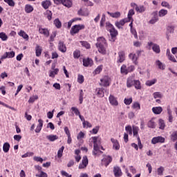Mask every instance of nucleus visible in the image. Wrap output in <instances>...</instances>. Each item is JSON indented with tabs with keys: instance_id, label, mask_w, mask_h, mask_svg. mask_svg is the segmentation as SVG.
Segmentation results:
<instances>
[{
	"instance_id": "nucleus-36",
	"label": "nucleus",
	"mask_w": 177,
	"mask_h": 177,
	"mask_svg": "<svg viewBox=\"0 0 177 177\" xmlns=\"http://www.w3.org/2000/svg\"><path fill=\"white\" fill-rule=\"evenodd\" d=\"M133 15H135V11L133 10V9L129 10L127 15L128 17L126 19L129 20V21H131V20L133 19L132 16H133Z\"/></svg>"
},
{
	"instance_id": "nucleus-32",
	"label": "nucleus",
	"mask_w": 177,
	"mask_h": 177,
	"mask_svg": "<svg viewBox=\"0 0 177 177\" xmlns=\"http://www.w3.org/2000/svg\"><path fill=\"white\" fill-rule=\"evenodd\" d=\"M57 74H59V68H55L53 71H50L49 77L55 78V76L57 75Z\"/></svg>"
},
{
	"instance_id": "nucleus-7",
	"label": "nucleus",
	"mask_w": 177,
	"mask_h": 177,
	"mask_svg": "<svg viewBox=\"0 0 177 177\" xmlns=\"http://www.w3.org/2000/svg\"><path fill=\"white\" fill-rule=\"evenodd\" d=\"M88 160L87 156H84L82 162L79 165V169H85L88 167Z\"/></svg>"
},
{
	"instance_id": "nucleus-51",
	"label": "nucleus",
	"mask_w": 177,
	"mask_h": 177,
	"mask_svg": "<svg viewBox=\"0 0 177 177\" xmlns=\"http://www.w3.org/2000/svg\"><path fill=\"white\" fill-rule=\"evenodd\" d=\"M84 81H85V78L84 77V75H77V82L79 84H84Z\"/></svg>"
},
{
	"instance_id": "nucleus-5",
	"label": "nucleus",
	"mask_w": 177,
	"mask_h": 177,
	"mask_svg": "<svg viewBox=\"0 0 177 177\" xmlns=\"http://www.w3.org/2000/svg\"><path fill=\"white\" fill-rule=\"evenodd\" d=\"M113 161V158L110 156H105L104 158L102 160V165H104V167H109L110 163Z\"/></svg>"
},
{
	"instance_id": "nucleus-64",
	"label": "nucleus",
	"mask_w": 177,
	"mask_h": 177,
	"mask_svg": "<svg viewBox=\"0 0 177 177\" xmlns=\"http://www.w3.org/2000/svg\"><path fill=\"white\" fill-rule=\"evenodd\" d=\"M6 3H8L9 6H15V1L13 0H4Z\"/></svg>"
},
{
	"instance_id": "nucleus-57",
	"label": "nucleus",
	"mask_w": 177,
	"mask_h": 177,
	"mask_svg": "<svg viewBox=\"0 0 177 177\" xmlns=\"http://www.w3.org/2000/svg\"><path fill=\"white\" fill-rule=\"evenodd\" d=\"M83 128H92V124L89 122L84 120V122H82Z\"/></svg>"
},
{
	"instance_id": "nucleus-44",
	"label": "nucleus",
	"mask_w": 177,
	"mask_h": 177,
	"mask_svg": "<svg viewBox=\"0 0 177 177\" xmlns=\"http://www.w3.org/2000/svg\"><path fill=\"white\" fill-rule=\"evenodd\" d=\"M80 57H81V51H80V50H75L73 52L74 59H80Z\"/></svg>"
},
{
	"instance_id": "nucleus-21",
	"label": "nucleus",
	"mask_w": 177,
	"mask_h": 177,
	"mask_svg": "<svg viewBox=\"0 0 177 177\" xmlns=\"http://www.w3.org/2000/svg\"><path fill=\"white\" fill-rule=\"evenodd\" d=\"M41 6L44 9H49L50 6H52V2L50 0H45L41 2Z\"/></svg>"
},
{
	"instance_id": "nucleus-33",
	"label": "nucleus",
	"mask_w": 177,
	"mask_h": 177,
	"mask_svg": "<svg viewBox=\"0 0 177 177\" xmlns=\"http://www.w3.org/2000/svg\"><path fill=\"white\" fill-rule=\"evenodd\" d=\"M135 10H136L138 13H143V12L146 10V8H145L143 6H136Z\"/></svg>"
},
{
	"instance_id": "nucleus-47",
	"label": "nucleus",
	"mask_w": 177,
	"mask_h": 177,
	"mask_svg": "<svg viewBox=\"0 0 177 177\" xmlns=\"http://www.w3.org/2000/svg\"><path fill=\"white\" fill-rule=\"evenodd\" d=\"M106 28L107 30V31H111V30H113L115 28L113 26V24H111L110 22H106Z\"/></svg>"
},
{
	"instance_id": "nucleus-55",
	"label": "nucleus",
	"mask_w": 177,
	"mask_h": 177,
	"mask_svg": "<svg viewBox=\"0 0 177 177\" xmlns=\"http://www.w3.org/2000/svg\"><path fill=\"white\" fill-rule=\"evenodd\" d=\"M133 102L132 97L130 98H124V103L126 106H129Z\"/></svg>"
},
{
	"instance_id": "nucleus-61",
	"label": "nucleus",
	"mask_w": 177,
	"mask_h": 177,
	"mask_svg": "<svg viewBox=\"0 0 177 177\" xmlns=\"http://www.w3.org/2000/svg\"><path fill=\"white\" fill-rule=\"evenodd\" d=\"M158 175L160 176H162L164 174V167L162 166H160L159 168L157 169Z\"/></svg>"
},
{
	"instance_id": "nucleus-59",
	"label": "nucleus",
	"mask_w": 177,
	"mask_h": 177,
	"mask_svg": "<svg viewBox=\"0 0 177 177\" xmlns=\"http://www.w3.org/2000/svg\"><path fill=\"white\" fill-rule=\"evenodd\" d=\"M37 177H48V174L45 173L43 171H39L38 174H36Z\"/></svg>"
},
{
	"instance_id": "nucleus-50",
	"label": "nucleus",
	"mask_w": 177,
	"mask_h": 177,
	"mask_svg": "<svg viewBox=\"0 0 177 177\" xmlns=\"http://www.w3.org/2000/svg\"><path fill=\"white\" fill-rule=\"evenodd\" d=\"M0 39H1V41H8V35H6V33L3 32H0Z\"/></svg>"
},
{
	"instance_id": "nucleus-58",
	"label": "nucleus",
	"mask_w": 177,
	"mask_h": 177,
	"mask_svg": "<svg viewBox=\"0 0 177 177\" xmlns=\"http://www.w3.org/2000/svg\"><path fill=\"white\" fill-rule=\"evenodd\" d=\"M154 99H161L162 97V95L160 92H155L153 94Z\"/></svg>"
},
{
	"instance_id": "nucleus-31",
	"label": "nucleus",
	"mask_w": 177,
	"mask_h": 177,
	"mask_svg": "<svg viewBox=\"0 0 177 177\" xmlns=\"http://www.w3.org/2000/svg\"><path fill=\"white\" fill-rule=\"evenodd\" d=\"M108 15H109V16H111V17H113L115 19H118V17H121V12H108Z\"/></svg>"
},
{
	"instance_id": "nucleus-19",
	"label": "nucleus",
	"mask_w": 177,
	"mask_h": 177,
	"mask_svg": "<svg viewBox=\"0 0 177 177\" xmlns=\"http://www.w3.org/2000/svg\"><path fill=\"white\" fill-rule=\"evenodd\" d=\"M125 23H129V20H128L127 18L121 19L120 21L115 22V26H116L118 28H121L122 26L125 24Z\"/></svg>"
},
{
	"instance_id": "nucleus-39",
	"label": "nucleus",
	"mask_w": 177,
	"mask_h": 177,
	"mask_svg": "<svg viewBox=\"0 0 177 177\" xmlns=\"http://www.w3.org/2000/svg\"><path fill=\"white\" fill-rule=\"evenodd\" d=\"M133 86L136 88V89H142V83L140 82V81L139 80H135L134 81V84Z\"/></svg>"
},
{
	"instance_id": "nucleus-43",
	"label": "nucleus",
	"mask_w": 177,
	"mask_h": 177,
	"mask_svg": "<svg viewBox=\"0 0 177 177\" xmlns=\"http://www.w3.org/2000/svg\"><path fill=\"white\" fill-rule=\"evenodd\" d=\"M166 15H168V10H167L161 9L158 12L160 17H164V16H166Z\"/></svg>"
},
{
	"instance_id": "nucleus-9",
	"label": "nucleus",
	"mask_w": 177,
	"mask_h": 177,
	"mask_svg": "<svg viewBox=\"0 0 177 177\" xmlns=\"http://www.w3.org/2000/svg\"><path fill=\"white\" fill-rule=\"evenodd\" d=\"M124 62H125V51L120 50L118 53L117 63H124Z\"/></svg>"
},
{
	"instance_id": "nucleus-4",
	"label": "nucleus",
	"mask_w": 177,
	"mask_h": 177,
	"mask_svg": "<svg viewBox=\"0 0 177 177\" xmlns=\"http://www.w3.org/2000/svg\"><path fill=\"white\" fill-rule=\"evenodd\" d=\"M152 145H157V143H165V138L162 136L153 137L151 141Z\"/></svg>"
},
{
	"instance_id": "nucleus-49",
	"label": "nucleus",
	"mask_w": 177,
	"mask_h": 177,
	"mask_svg": "<svg viewBox=\"0 0 177 177\" xmlns=\"http://www.w3.org/2000/svg\"><path fill=\"white\" fill-rule=\"evenodd\" d=\"M157 82V79H153L152 80H148L146 82L147 86H151V85H154Z\"/></svg>"
},
{
	"instance_id": "nucleus-26",
	"label": "nucleus",
	"mask_w": 177,
	"mask_h": 177,
	"mask_svg": "<svg viewBox=\"0 0 177 177\" xmlns=\"http://www.w3.org/2000/svg\"><path fill=\"white\" fill-rule=\"evenodd\" d=\"M152 111H153V114H161V113H162V107H161V106L153 107Z\"/></svg>"
},
{
	"instance_id": "nucleus-53",
	"label": "nucleus",
	"mask_w": 177,
	"mask_h": 177,
	"mask_svg": "<svg viewBox=\"0 0 177 177\" xmlns=\"http://www.w3.org/2000/svg\"><path fill=\"white\" fill-rule=\"evenodd\" d=\"M132 109L134 110H140V104L138 102H134L132 105Z\"/></svg>"
},
{
	"instance_id": "nucleus-10",
	"label": "nucleus",
	"mask_w": 177,
	"mask_h": 177,
	"mask_svg": "<svg viewBox=\"0 0 177 177\" xmlns=\"http://www.w3.org/2000/svg\"><path fill=\"white\" fill-rule=\"evenodd\" d=\"M58 50L59 52H62V53H66L67 52V47L66 46V44H64V42L59 41L58 43Z\"/></svg>"
},
{
	"instance_id": "nucleus-46",
	"label": "nucleus",
	"mask_w": 177,
	"mask_h": 177,
	"mask_svg": "<svg viewBox=\"0 0 177 177\" xmlns=\"http://www.w3.org/2000/svg\"><path fill=\"white\" fill-rule=\"evenodd\" d=\"M64 151V146H62L57 151V158H62L63 156V151Z\"/></svg>"
},
{
	"instance_id": "nucleus-45",
	"label": "nucleus",
	"mask_w": 177,
	"mask_h": 177,
	"mask_svg": "<svg viewBox=\"0 0 177 177\" xmlns=\"http://www.w3.org/2000/svg\"><path fill=\"white\" fill-rule=\"evenodd\" d=\"M160 129H164L165 128V122L162 119H159L158 122Z\"/></svg>"
},
{
	"instance_id": "nucleus-3",
	"label": "nucleus",
	"mask_w": 177,
	"mask_h": 177,
	"mask_svg": "<svg viewBox=\"0 0 177 177\" xmlns=\"http://www.w3.org/2000/svg\"><path fill=\"white\" fill-rule=\"evenodd\" d=\"M85 28V25H75L72 26L71 30L70 31L71 35H75V34H78L81 30H84Z\"/></svg>"
},
{
	"instance_id": "nucleus-62",
	"label": "nucleus",
	"mask_w": 177,
	"mask_h": 177,
	"mask_svg": "<svg viewBox=\"0 0 177 177\" xmlns=\"http://www.w3.org/2000/svg\"><path fill=\"white\" fill-rule=\"evenodd\" d=\"M71 110H72V111L74 112V113L75 114V115H81V113L80 112V110H78V108L73 106V107L71 108Z\"/></svg>"
},
{
	"instance_id": "nucleus-6",
	"label": "nucleus",
	"mask_w": 177,
	"mask_h": 177,
	"mask_svg": "<svg viewBox=\"0 0 177 177\" xmlns=\"http://www.w3.org/2000/svg\"><path fill=\"white\" fill-rule=\"evenodd\" d=\"M109 32L111 35L110 41L111 42H115V40L117 39V36L118 35V31L115 30V28H114L113 29L111 30Z\"/></svg>"
},
{
	"instance_id": "nucleus-37",
	"label": "nucleus",
	"mask_w": 177,
	"mask_h": 177,
	"mask_svg": "<svg viewBox=\"0 0 177 177\" xmlns=\"http://www.w3.org/2000/svg\"><path fill=\"white\" fill-rule=\"evenodd\" d=\"M120 73L122 74H125V75H128V68H127V65L123 64L120 68Z\"/></svg>"
},
{
	"instance_id": "nucleus-41",
	"label": "nucleus",
	"mask_w": 177,
	"mask_h": 177,
	"mask_svg": "<svg viewBox=\"0 0 177 177\" xmlns=\"http://www.w3.org/2000/svg\"><path fill=\"white\" fill-rule=\"evenodd\" d=\"M80 44H82V46L86 48V49H91V44H89L88 41H81Z\"/></svg>"
},
{
	"instance_id": "nucleus-30",
	"label": "nucleus",
	"mask_w": 177,
	"mask_h": 177,
	"mask_svg": "<svg viewBox=\"0 0 177 177\" xmlns=\"http://www.w3.org/2000/svg\"><path fill=\"white\" fill-rule=\"evenodd\" d=\"M46 139L50 142H55V140H57L59 137L56 135H49L46 136Z\"/></svg>"
},
{
	"instance_id": "nucleus-52",
	"label": "nucleus",
	"mask_w": 177,
	"mask_h": 177,
	"mask_svg": "<svg viewBox=\"0 0 177 177\" xmlns=\"http://www.w3.org/2000/svg\"><path fill=\"white\" fill-rule=\"evenodd\" d=\"M77 15L79 16H89V12L82 11V9H80L77 11Z\"/></svg>"
},
{
	"instance_id": "nucleus-8",
	"label": "nucleus",
	"mask_w": 177,
	"mask_h": 177,
	"mask_svg": "<svg viewBox=\"0 0 177 177\" xmlns=\"http://www.w3.org/2000/svg\"><path fill=\"white\" fill-rule=\"evenodd\" d=\"M100 86H110V79L107 76H104L100 79Z\"/></svg>"
},
{
	"instance_id": "nucleus-13",
	"label": "nucleus",
	"mask_w": 177,
	"mask_h": 177,
	"mask_svg": "<svg viewBox=\"0 0 177 177\" xmlns=\"http://www.w3.org/2000/svg\"><path fill=\"white\" fill-rule=\"evenodd\" d=\"M15 51H11V52H6L3 55L1 56V60H3L5 59H12L15 57Z\"/></svg>"
},
{
	"instance_id": "nucleus-17",
	"label": "nucleus",
	"mask_w": 177,
	"mask_h": 177,
	"mask_svg": "<svg viewBox=\"0 0 177 177\" xmlns=\"http://www.w3.org/2000/svg\"><path fill=\"white\" fill-rule=\"evenodd\" d=\"M39 34H41V35L46 37V38H48V37L50 35L49 30H48V28H44L41 26L39 28Z\"/></svg>"
},
{
	"instance_id": "nucleus-1",
	"label": "nucleus",
	"mask_w": 177,
	"mask_h": 177,
	"mask_svg": "<svg viewBox=\"0 0 177 177\" xmlns=\"http://www.w3.org/2000/svg\"><path fill=\"white\" fill-rule=\"evenodd\" d=\"M96 48L98 49V52L101 55H106V48H107V40L104 37H100L97 39V43L95 44Z\"/></svg>"
},
{
	"instance_id": "nucleus-34",
	"label": "nucleus",
	"mask_w": 177,
	"mask_h": 177,
	"mask_svg": "<svg viewBox=\"0 0 177 177\" xmlns=\"http://www.w3.org/2000/svg\"><path fill=\"white\" fill-rule=\"evenodd\" d=\"M10 149V144L9 142H5L3 145V151L4 153H8Z\"/></svg>"
},
{
	"instance_id": "nucleus-28",
	"label": "nucleus",
	"mask_w": 177,
	"mask_h": 177,
	"mask_svg": "<svg viewBox=\"0 0 177 177\" xmlns=\"http://www.w3.org/2000/svg\"><path fill=\"white\" fill-rule=\"evenodd\" d=\"M18 35H19V37H22L24 39H26V41H28V38H29L28 35H27V33H26L24 30H21L19 32H18Z\"/></svg>"
},
{
	"instance_id": "nucleus-60",
	"label": "nucleus",
	"mask_w": 177,
	"mask_h": 177,
	"mask_svg": "<svg viewBox=\"0 0 177 177\" xmlns=\"http://www.w3.org/2000/svg\"><path fill=\"white\" fill-rule=\"evenodd\" d=\"M104 23H106V15H102L100 24V27H104Z\"/></svg>"
},
{
	"instance_id": "nucleus-15",
	"label": "nucleus",
	"mask_w": 177,
	"mask_h": 177,
	"mask_svg": "<svg viewBox=\"0 0 177 177\" xmlns=\"http://www.w3.org/2000/svg\"><path fill=\"white\" fill-rule=\"evenodd\" d=\"M113 174L115 177L122 176V171H121V168L118 166L113 167Z\"/></svg>"
},
{
	"instance_id": "nucleus-56",
	"label": "nucleus",
	"mask_w": 177,
	"mask_h": 177,
	"mask_svg": "<svg viewBox=\"0 0 177 177\" xmlns=\"http://www.w3.org/2000/svg\"><path fill=\"white\" fill-rule=\"evenodd\" d=\"M161 6L164 8H167V9H172V6L169 5V3L167 1H162Z\"/></svg>"
},
{
	"instance_id": "nucleus-11",
	"label": "nucleus",
	"mask_w": 177,
	"mask_h": 177,
	"mask_svg": "<svg viewBox=\"0 0 177 177\" xmlns=\"http://www.w3.org/2000/svg\"><path fill=\"white\" fill-rule=\"evenodd\" d=\"M148 46H152V50L155 52V53H160V52H161L160 46L158 44H153V42H149Z\"/></svg>"
},
{
	"instance_id": "nucleus-48",
	"label": "nucleus",
	"mask_w": 177,
	"mask_h": 177,
	"mask_svg": "<svg viewBox=\"0 0 177 177\" xmlns=\"http://www.w3.org/2000/svg\"><path fill=\"white\" fill-rule=\"evenodd\" d=\"M79 100L80 104H82V102H84V91L82 89H81L80 92Z\"/></svg>"
},
{
	"instance_id": "nucleus-20",
	"label": "nucleus",
	"mask_w": 177,
	"mask_h": 177,
	"mask_svg": "<svg viewBox=\"0 0 177 177\" xmlns=\"http://www.w3.org/2000/svg\"><path fill=\"white\" fill-rule=\"evenodd\" d=\"M38 122L39 124H37V128L35 130L36 133H39L41 132V130L42 129V127H44V120H42V119H39Z\"/></svg>"
},
{
	"instance_id": "nucleus-22",
	"label": "nucleus",
	"mask_w": 177,
	"mask_h": 177,
	"mask_svg": "<svg viewBox=\"0 0 177 177\" xmlns=\"http://www.w3.org/2000/svg\"><path fill=\"white\" fill-rule=\"evenodd\" d=\"M104 89L103 88H97L95 89L96 95L98 97H104Z\"/></svg>"
},
{
	"instance_id": "nucleus-2",
	"label": "nucleus",
	"mask_w": 177,
	"mask_h": 177,
	"mask_svg": "<svg viewBox=\"0 0 177 177\" xmlns=\"http://www.w3.org/2000/svg\"><path fill=\"white\" fill-rule=\"evenodd\" d=\"M93 156H100V154H103V151H100V147L97 143H100V140H98L99 138L93 137Z\"/></svg>"
},
{
	"instance_id": "nucleus-63",
	"label": "nucleus",
	"mask_w": 177,
	"mask_h": 177,
	"mask_svg": "<svg viewBox=\"0 0 177 177\" xmlns=\"http://www.w3.org/2000/svg\"><path fill=\"white\" fill-rule=\"evenodd\" d=\"M125 131L128 132L129 135H132V127L131 125L126 126Z\"/></svg>"
},
{
	"instance_id": "nucleus-16",
	"label": "nucleus",
	"mask_w": 177,
	"mask_h": 177,
	"mask_svg": "<svg viewBox=\"0 0 177 177\" xmlns=\"http://www.w3.org/2000/svg\"><path fill=\"white\" fill-rule=\"evenodd\" d=\"M109 100L110 104L111 106H118V100H117V97H114L113 95H110L109 97Z\"/></svg>"
},
{
	"instance_id": "nucleus-23",
	"label": "nucleus",
	"mask_w": 177,
	"mask_h": 177,
	"mask_svg": "<svg viewBox=\"0 0 177 177\" xmlns=\"http://www.w3.org/2000/svg\"><path fill=\"white\" fill-rule=\"evenodd\" d=\"M62 5L66 8H71L73 6V0H62Z\"/></svg>"
},
{
	"instance_id": "nucleus-18",
	"label": "nucleus",
	"mask_w": 177,
	"mask_h": 177,
	"mask_svg": "<svg viewBox=\"0 0 177 177\" xmlns=\"http://www.w3.org/2000/svg\"><path fill=\"white\" fill-rule=\"evenodd\" d=\"M129 57L133 62V64H136V66H138V59H139V57L136 53H130L129 55Z\"/></svg>"
},
{
	"instance_id": "nucleus-25",
	"label": "nucleus",
	"mask_w": 177,
	"mask_h": 177,
	"mask_svg": "<svg viewBox=\"0 0 177 177\" xmlns=\"http://www.w3.org/2000/svg\"><path fill=\"white\" fill-rule=\"evenodd\" d=\"M111 141L113 143V147L115 150H118L120 149V142H118V140L111 138Z\"/></svg>"
},
{
	"instance_id": "nucleus-54",
	"label": "nucleus",
	"mask_w": 177,
	"mask_h": 177,
	"mask_svg": "<svg viewBox=\"0 0 177 177\" xmlns=\"http://www.w3.org/2000/svg\"><path fill=\"white\" fill-rule=\"evenodd\" d=\"M46 15L48 20H49V21L52 20V16H53L52 11L47 10L46 11Z\"/></svg>"
},
{
	"instance_id": "nucleus-14",
	"label": "nucleus",
	"mask_w": 177,
	"mask_h": 177,
	"mask_svg": "<svg viewBox=\"0 0 177 177\" xmlns=\"http://www.w3.org/2000/svg\"><path fill=\"white\" fill-rule=\"evenodd\" d=\"M135 77L130 76L127 80V88H132L135 84Z\"/></svg>"
},
{
	"instance_id": "nucleus-40",
	"label": "nucleus",
	"mask_w": 177,
	"mask_h": 177,
	"mask_svg": "<svg viewBox=\"0 0 177 177\" xmlns=\"http://www.w3.org/2000/svg\"><path fill=\"white\" fill-rule=\"evenodd\" d=\"M54 25L55 26L56 28H62V21H60V19L58 18L55 19L54 20Z\"/></svg>"
},
{
	"instance_id": "nucleus-24",
	"label": "nucleus",
	"mask_w": 177,
	"mask_h": 177,
	"mask_svg": "<svg viewBox=\"0 0 177 177\" xmlns=\"http://www.w3.org/2000/svg\"><path fill=\"white\" fill-rule=\"evenodd\" d=\"M133 135L137 139L140 138L139 137V127L138 126H133Z\"/></svg>"
},
{
	"instance_id": "nucleus-42",
	"label": "nucleus",
	"mask_w": 177,
	"mask_h": 177,
	"mask_svg": "<svg viewBox=\"0 0 177 177\" xmlns=\"http://www.w3.org/2000/svg\"><path fill=\"white\" fill-rule=\"evenodd\" d=\"M156 66H158L160 70H165V66H164V64H162V62H161L160 60H156Z\"/></svg>"
},
{
	"instance_id": "nucleus-35",
	"label": "nucleus",
	"mask_w": 177,
	"mask_h": 177,
	"mask_svg": "<svg viewBox=\"0 0 177 177\" xmlns=\"http://www.w3.org/2000/svg\"><path fill=\"white\" fill-rule=\"evenodd\" d=\"M103 70V65H100L97 67V68L95 69L93 74L94 75H96L97 74H100Z\"/></svg>"
},
{
	"instance_id": "nucleus-27",
	"label": "nucleus",
	"mask_w": 177,
	"mask_h": 177,
	"mask_svg": "<svg viewBox=\"0 0 177 177\" xmlns=\"http://www.w3.org/2000/svg\"><path fill=\"white\" fill-rule=\"evenodd\" d=\"M35 53L36 56L39 57L42 53V47H41L39 45H37L35 47Z\"/></svg>"
},
{
	"instance_id": "nucleus-12",
	"label": "nucleus",
	"mask_w": 177,
	"mask_h": 177,
	"mask_svg": "<svg viewBox=\"0 0 177 177\" xmlns=\"http://www.w3.org/2000/svg\"><path fill=\"white\" fill-rule=\"evenodd\" d=\"M83 66L84 67H92L93 66V60L91 58L83 59Z\"/></svg>"
},
{
	"instance_id": "nucleus-29",
	"label": "nucleus",
	"mask_w": 177,
	"mask_h": 177,
	"mask_svg": "<svg viewBox=\"0 0 177 177\" xmlns=\"http://www.w3.org/2000/svg\"><path fill=\"white\" fill-rule=\"evenodd\" d=\"M34 11V7L30 4H26L25 6V12L26 13H31V12Z\"/></svg>"
},
{
	"instance_id": "nucleus-38",
	"label": "nucleus",
	"mask_w": 177,
	"mask_h": 177,
	"mask_svg": "<svg viewBox=\"0 0 177 177\" xmlns=\"http://www.w3.org/2000/svg\"><path fill=\"white\" fill-rule=\"evenodd\" d=\"M171 142H176L177 140V131H173L170 135Z\"/></svg>"
}]
</instances>
